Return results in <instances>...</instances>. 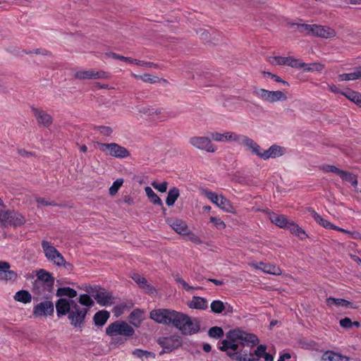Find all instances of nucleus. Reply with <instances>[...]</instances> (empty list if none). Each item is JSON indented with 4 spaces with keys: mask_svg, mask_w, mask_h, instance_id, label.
<instances>
[{
    "mask_svg": "<svg viewBox=\"0 0 361 361\" xmlns=\"http://www.w3.org/2000/svg\"><path fill=\"white\" fill-rule=\"evenodd\" d=\"M299 32L306 35H312L318 37L329 39L336 37V32L334 29L316 24H296Z\"/></svg>",
    "mask_w": 361,
    "mask_h": 361,
    "instance_id": "obj_3",
    "label": "nucleus"
},
{
    "mask_svg": "<svg viewBox=\"0 0 361 361\" xmlns=\"http://www.w3.org/2000/svg\"><path fill=\"white\" fill-rule=\"evenodd\" d=\"M41 245L44 256L47 259L54 254H56L58 252H59L50 242L47 240H42Z\"/></svg>",
    "mask_w": 361,
    "mask_h": 361,
    "instance_id": "obj_27",
    "label": "nucleus"
},
{
    "mask_svg": "<svg viewBox=\"0 0 361 361\" xmlns=\"http://www.w3.org/2000/svg\"><path fill=\"white\" fill-rule=\"evenodd\" d=\"M143 312L140 309L134 310L129 315V322L135 326H139L142 320Z\"/></svg>",
    "mask_w": 361,
    "mask_h": 361,
    "instance_id": "obj_31",
    "label": "nucleus"
},
{
    "mask_svg": "<svg viewBox=\"0 0 361 361\" xmlns=\"http://www.w3.org/2000/svg\"><path fill=\"white\" fill-rule=\"evenodd\" d=\"M208 335L211 338H219L224 336V331L219 326H213L209 329Z\"/></svg>",
    "mask_w": 361,
    "mask_h": 361,
    "instance_id": "obj_51",
    "label": "nucleus"
},
{
    "mask_svg": "<svg viewBox=\"0 0 361 361\" xmlns=\"http://www.w3.org/2000/svg\"><path fill=\"white\" fill-rule=\"evenodd\" d=\"M202 194L204 195L213 204L216 205V204L219 202V195H218L216 193L212 192L208 189H203L202 190Z\"/></svg>",
    "mask_w": 361,
    "mask_h": 361,
    "instance_id": "obj_47",
    "label": "nucleus"
},
{
    "mask_svg": "<svg viewBox=\"0 0 361 361\" xmlns=\"http://www.w3.org/2000/svg\"><path fill=\"white\" fill-rule=\"evenodd\" d=\"M185 235H187L188 240L194 243L195 244L200 245L202 243V240L200 237L194 233L187 232Z\"/></svg>",
    "mask_w": 361,
    "mask_h": 361,
    "instance_id": "obj_59",
    "label": "nucleus"
},
{
    "mask_svg": "<svg viewBox=\"0 0 361 361\" xmlns=\"http://www.w3.org/2000/svg\"><path fill=\"white\" fill-rule=\"evenodd\" d=\"M269 219L273 224L281 228H288L292 221H288L285 215L278 214L274 212H271L269 214Z\"/></svg>",
    "mask_w": 361,
    "mask_h": 361,
    "instance_id": "obj_22",
    "label": "nucleus"
},
{
    "mask_svg": "<svg viewBox=\"0 0 361 361\" xmlns=\"http://www.w3.org/2000/svg\"><path fill=\"white\" fill-rule=\"evenodd\" d=\"M31 109L39 125H42L44 127H49L51 125L53 118L47 111L35 107H32Z\"/></svg>",
    "mask_w": 361,
    "mask_h": 361,
    "instance_id": "obj_18",
    "label": "nucleus"
},
{
    "mask_svg": "<svg viewBox=\"0 0 361 361\" xmlns=\"http://www.w3.org/2000/svg\"><path fill=\"white\" fill-rule=\"evenodd\" d=\"M322 361H348V357L333 350H326L322 357Z\"/></svg>",
    "mask_w": 361,
    "mask_h": 361,
    "instance_id": "obj_24",
    "label": "nucleus"
},
{
    "mask_svg": "<svg viewBox=\"0 0 361 361\" xmlns=\"http://www.w3.org/2000/svg\"><path fill=\"white\" fill-rule=\"evenodd\" d=\"M258 343L256 335L235 329L227 333L226 339L221 341L219 349L225 352L232 360L257 361L267 350V346L261 344L252 351V348Z\"/></svg>",
    "mask_w": 361,
    "mask_h": 361,
    "instance_id": "obj_1",
    "label": "nucleus"
},
{
    "mask_svg": "<svg viewBox=\"0 0 361 361\" xmlns=\"http://www.w3.org/2000/svg\"><path fill=\"white\" fill-rule=\"evenodd\" d=\"M267 61L271 66H290L291 68H302L305 63L298 58H295L291 56H281L276 55L267 56Z\"/></svg>",
    "mask_w": 361,
    "mask_h": 361,
    "instance_id": "obj_8",
    "label": "nucleus"
},
{
    "mask_svg": "<svg viewBox=\"0 0 361 361\" xmlns=\"http://www.w3.org/2000/svg\"><path fill=\"white\" fill-rule=\"evenodd\" d=\"M10 267L8 262L0 261V269L4 271V280L13 281L17 279L18 274L16 271L10 270Z\"/></svg>",
    "mask_w": 361,
    "mask_h": 361,
    "instance_id": "obj_23",
    "label": "nucleus"
},
{
    "mask_svg": "<svg viewBox=\"0 0 361 361\" xmlns=\"http://www.w3.org/2000/svg\"><path fill=\"white\" fill-rule=\"evenodd\" d=\"M199 35L200 38L205 42L209 43L213 45H217L218 42L217 41H212L210 40V37H212L211 33L206 30H201L199 32Z\"/></svg>",
    "mask_w": 361,
    "mask_h": 361,
    "instance_id": "obj_48",
    "label": "nucleus"
},
{
    "mask_svg": "<svg viewBox=\"0 0 361 361\" xmlns=\"http://www.w3.org/2000/svg\"><path fill=\"white\" fill-rule=\"evenodd\" d=\"M92 129L99 132V133L104 136H109L113 133L112 128L109 126H94Z\"/></svg>",
    "mask_w": 361,
    "mask_h": 361,
    "instance_id": "obj_50",
    "label": "nucleus"
},
{
    "mask_svg": "<svg viewBox=\"0 0 361 361\" xmlns=\"http://www.w3.org/2000/svg\"><path fill=\"white\" fill-rule=\"evenodd\" d=\"M173 310L157 309L150 312L149 317L159 324H170Z\"/></svg>",
    "mask_w": 361,
    "mask_h": 361,
    "instance_id": "obj_14",
    "label": "nucleus"
},
{
    "mask_svg": "<svg viewBox=\"0 0 361 361\" xmlns=\"http://www.w3.org/2000/svg\"><path fill=\"white\" fill-rule=\"evenodd\" d=\"M189 142L195 148L207 152H214L216 147L207 137L195 136L190 138Z\"/></svg>",
    "mask_w": 361,
    "mask_h": 361,
    "instance_id": "obj_12",
    "label": "nucleus"
},
{
    "mask_svg": "<svg viewBox=\"0 0 361 361\" xmlns=\"http://www.w3.org/2000/svg\"><path fill=\"white\" fill-rule=\"evenodd\" d=\"M338 176L343 180L347 181L348 183H350L351 181H353L354 178L356 176L355 175L353 174L352 173H350L348 171H343V170H341L340 171V174Z\"/></svg>",
    "mask_w": 361,
    "mask_h": 361,
    "instance_id": "obj_56",
    "label": "nucleus"
},
{
    "mask_svg": "<svg viewBox=\"0 0 361 361\" xmlns=\"http://www.w3.org/2000/svg\"><path fill=\"white\" fill-rule=\"evenodd\" d=\"M292 234L295 235L296 236L299 237L300 239L303 240L307 238V234L305 231L304 229H302L301 227H300L298 224H296L295 222L291 221L288 228Z\"/></svg>",
    "mask_w": 361,
    "mask_h": 361,
    "instance_id": "obj_29",
    "label": "nucleus"
},
{
    "mask_svg": "<svg viewBox=\"0 0 361 361\" xmlns=\"http://www.w3.org/2000/svg\"><path fill=\"white\" fill-rule=\"evenodd\" d=\"M341 94L344 95L351 102L355 103L358 106H361V94L353 90H348L345 92H341Z\"/></svg>",
    "mask_w": 361,
    "mask_h": 361,
    "instance_id": "obj_39",
    "label": "nucleus"
},
{
    "mask_svg": "<svg viewBox=\"0 0 361 361\" xmlns=\"http://www.w3.org/2000/svg\"><path fill=\"white\" fill-rule=\"evenodd\" d=\"M0 222L5 226L18 227L25 223V218L15 210H1Z\"/></svg>",
    "mask_w": 361,
    "mask_h": 361,
    "instance_id": "obj_7",
    "label": "nucleus"
},
{
    "mask_svg": "<svg viewBox=\"0 0 361 361\" xmlns=\"http://www.w3.org/2000/svg\"><path fill=\"white\" fill-rule=\"evenodd\" d=\"M211 35H212V37H210V40L217 41L218 44H219L224 40V37L221 33H219L216 32H212V33H211Z\"/></svg>",
    "mask_w": 361,
    "mask_h": 361,
    "instance_id": "obj_62",
    "label": "nucleus"
},
{
    "mask_svg": "<svg viewBox=\"0 0 361 361\" xmlns=\"http://www.w3.org/2000/svg\"><path fill=\"white\" fill-rule=\"evenodd\" d=\"M179 195V190L177 188L173 187L171 188L168 192L166 204L169 207L173 206L178 198Z\"/></svg>",
    "mask_w": 361,
    "mask_h": 361,
    "instance_id": "obj_35",
    "label": "nucleus"
},
{
    "mask_svg": "<svg viewBox=\"0 0 361 361\" xmlns=\"http://www.w3.org/2000/svg\"><path fill=\"white\" fill-rule=\"evenodd\" d=\"M210 222H212L218 229H224L226 228V224L219 218L211 216Z\"/></svg>",
    "mask_w": 361,
    "mask_h": 361,
    "instance_id": "obj_58",
    "label": "nucleus"
},
{
    "mask_svg": "<svg viewBox=\"0 0 361 361\" xmlns=\"http://www.w3.org/2000/svg\"><path fill=\"white\" fill-rule=\"evenodd\" d=\"M123 183V178H118L116 179L112 184V185L110 187L109 190V195L113 196L115 195L119 188L122 186Z\"/></svg>",
    "mask_w": 361,
    "mask_h": 361,
    "instance_id": "obj_49",
    "label": "nucleus"
},
{
    "mask_svg": "<svg viewBox=\"0 0 361 361\" xmlns=\"http://www.w3.org/2000/svg\"><path fill=\"white\" fill-rule=\"evenodd\" d=\"M245 147L250 150L252 154L263 159V152L264 150L252 139L249 138V141H247Z\"/></svg>",
    "mask_w": 361,
    "mask_h": 361,
    "instance_id": "obj_28",
    "label": "nucleus"
},
{
    "mask_svg": "<svg viewBox=\"0 0 361 361\" xmlns=\"http://www.w3.org/2000/svg\"><path fill=\"white\" fill-rule=\"evenodd\" d=\"M326 303L328 305H334L336 306H341L346 308H357V307L353 305V304L351 302L341 298H334L330 297L326 299Z\"/></svg>",
    "mask_w": 361,
    "mask_h": 361,
    "instance_id": "obj_26",
    "label": "nucleus"
},
{
    "mask_svg": "<svg viewBox=\"0 0 361 361\" xmlns=\"http://www.w3.org/2000/svg\"><path fill=\"white\" fill-rule=\"evenodd\" d=\"M210 307L212 312L215 314L222 313L226 309V306L224 305V302L219 300L212 301Z\"/></svg>",
    "mask_w": 361,
    "mask_h": 361,
    "instance_id": "obj_43",
    "label": "nucleus"
},
{
    "mask_svg": "<svg viewBox=\"0 0 361 361\" xmlns=\"http://www.w3.org/2000/svg\"><path fill=\"white\" fill-rule=\"evenodd\" d=\"M312 217L314 220L322 227L328 229H333L334 224H331L327 219L323 218L317 212H314Z\"/></svg>",
    "mask_w": 361,
    "mask_h": 361,
    "instance_id": "obj_41",
    "label": "nucleus"
},
{
    "mask_svg": "<svg viewBox=\"0 0 361 361\" xmlns=\"http://www.w3.org/2000/svg\"><path fill=\"white\" fill-rule=\"evenodd\" d=\"M133 75L135 78H140L145 82L156 83L158 81H159V78L158 77L149 73H145L142 75H137L134 74Z\"/></svg>",
    "mask_w": 361,
    "mask_h": 361,
    "instance_id": "obj_46",
    "label": "nucleus"
},
{
    "mask_svg": "<svg viewBox=\"0 0 361 361\" xmlns=\"http://www.w3.org/2000/svg\"><path fill=\"white\" fill-rule=\"evenodd\" d=\"M54 278L44 269H39L37 273V280L35 281L32 292L41 295L44 292L51 293L54 288Z\"/></svg>",
    "mask_w": 361,
    "mask_h": 361,
    "instance_id": "obj_4",
    "label": "nucleus"
},
{
    "mask_svg": "<svg viewBox=\"0 0 361 361\" xmlns=\"http://www.w3.org/2000/svg\"><path fill=\"white\" fill-rule=\"evenodd\" d=\"M152 187L159 191L160 192H165L167 190L168 183L164 181L162 183L153 182L152 183Z\"/></svg>",
    "mask_w": 361,
    "mask_h": 361,
    "instance_id": "obj_57",
    "label": "nucleus"
},
{
    "mask_svg": "<svg viewBox=\"0 0 361 361\" xmlns=\"http://www.w3.org/2000/svg\"><path fill=\"white\" fill-rule=\"evenodd\" d=\"M106 58L119 60L122 62L121 66H144L146 68H152L154 65L149 61H145L133 59L131 57H125L120 56L113 52L106 54Z\"/></svg>",
    "mask_w": 361,
    "mask_h": 361,
    "instance_id": "obj_11",
    "label": "nucleus"
},
{
    "mask_svg": "<svg viewBox=\"0 0 361 361\" xmlns=\"http://www.w3.org/2000/svg\"><path fill=\"white\" fill-rule=\"evenodd\" d=\"M170 324L185 335L195 334L200 331V323L197 319H192L188 315L176 310H173Z\"/></svg>",
    "mask_w": 361,
    "mask_h": 361,
    "instance_id": "obj_2",
    "label": "nucleus"
},
{
    "mask_svg": "<svg viewBox=\"0 0 361 361\" xmlns=\"http://www.w3.org/2000/svg\"><path fill=\"white\" fill-rule=\"evenodd\" d=\"M135 333L134 329L124 321L117 320L110 324L106 329V334L110 336L117 335L132 336Z\"/></svg>",
    "mask_w": 361,
    "mask_h": 361,
    "instance_id": "obj_9",
    "label": "nucleus"
},
{
    "mask_svg": "<svg viewBox=\"0 0 361 361\" xmlns=\"http://www.w3.org/2000/svg\"><path fill=\"white\" fill-rule=\"evenodd\" d=\"M286 99V95L282 91H271L269 102L285 101Z\"/></svg>",
    "mask_w": 361,
    "mask_h": 361,
    "instance_id": "obj_44",
    "label": "nucleus"
},
{
    "mask_svg": "<svg viewBox=\"0 0 361 361\" xmlns=\"http://www.w3.org/2000/svg\"><path fill=\"white\" fill-rule=\"evenodd\" d=\"M172 228L178 233L185 235L188 230L186 223L180 219L175 220L171 224Z\"/></svg>",
    "mask_w": 361,
    "mask_h": 361,
    "instance_id": "obj_36",
    "label": "nucleus"
},
{
    "mask_svg": "<svg viewBox=\"0 0 361 361\" xmlns=\"http://www.w3.org/2000/svg\"><path fill=\"white\" fill-rule=\"evenodd\" d=\"M88 312V308L83 307L75 302L68 314L70 324L75 329H81L85 324Z\"/></svg>",
    "mask_w": 361,
    "mask_h": 361,
    "instance_id": "obj_6",
    "label": "nucleus"
},
{
    "mask_svg": "<svg viewBox=\"0 0 361 361\" xmlns=\"http://www.w3.org/2000/svg\"><path fill=\"white\" fill-rule=\"evenodd\" d=\"M100 306H111L114 303V297L111 293L99 286H89L85 289Z\"/></svg>",
    "mask_w": 361,
    "mask_h": 361,
    "instance_id": "obj_5",
    "label": "nucleus"
},
{
    "mask_svg": "<svg viewBox=\"0 0 361 361\" xmlns=\"http://www.w3.org/2000/svg\"><path fill=\"white\" fill-rule=\"evenodd\" d=\"M255 268L262 270L264 273L276 276H279L282 274V270L279 267L270 263L259 262L255 265Z\"/></svg>",
    "mask_w": 361,
    "mask_h": 361,
    "instance_id": "obj_21",
    "label": "nucleus"
},
{
    "mask_svg": "<svg viewBox=\"0 0 361 361\" xmlns=\"http://www.w3.org/2000/svg\"><path fill=\"white\" fill-rule=\"evenodd\" d=\"M56 295L58 297L67 296L72 299L77 296V291L70 287H61L57 289Z\"/></svg>",
    "mask_w": 361,
    "mask_h": 361,
    "instance_id": "obj_34",
    "label": "nucleus"
},
{
    "mask_svg": "<svg viewBox=\"0 0 361 361\" xmlns=\"http://www.w3.org/2000/svg\"><path fill=\"white\" fill-rule=\"evenodd\" d=\"M54 312V303L51 301L39 302L33 307V314L35 317L52 315Z\"/></svg>",
    "mask_w": 361,
    "mask_h": 361,
    "instance_id": "obj_15",
    "label": "nucleus"
},
{
    "mask_svg": "<svg viewBox=\"0 0 361 361\" xmlns=\"http://www.w3.org/2000/svg\"><path fill=\"white\" fill-rule=\"evenodd\" d=\"M229 134H230V132H226L224 133H212L211 136L214 140L222 142V141L229 140V139L228 137Z\"/></svg>",
    "mask_w": 361,
    "mask_h": 361,
    "instance_id": "obj_55",
    "label": "nucleus"
},
{
    "mask_svg": "<svg viewBox=\"0 0 361 361\" xmlns=\"http://www.w3.org/2000/svg\"><path fill=\"white\" fill-rule=\"evenodd\" d=\"M254 94L261 99L269 102L271 91L265 89H257L254 91Z\"/></svg>",
    "mask_w": 361,
    "mask_h": 361,
    "instance_id": "obj_53",
    "label": "nucleus"
},
{
    "mask_svg": "<svg viewBox=\"0 0 361 361\" xmlns=\"http://www.w3.org/2000/svg\"><path fill=\"white\" fill-rule=\"evenodd\" d=\"M341 326L345 329H350L352 327V321L348 317H345L339 322Z\"/></svg>",
    "mask_w": 361,
    "mask_h": 361,
    "instance_id": "obj_61",
    "label": "nucleus"
},
{
    "mask_svg": "<svg viewBox=\"0 0 361 361\" xmlns=\"http://www.w3.org/2000/svg\"><path fill=\"white\" fill-rule=\"evenodd\" d=\"M75 302L73 300L59 298L55 304L57 317L61 318L68 315Z\"/></svg>",
    "mask_w": 361,
    "mask_h": 361,
    "instance_id": "obj_17",
    "label": "nucleus"
},
{
    "mask_svg": "<svg viewBox=\"0 0 361 361\" xmlns=\"http://www.w3.org/2000/svg\"><path fill=\"white\" fill-rule=\"evenodd\" d=\"M263 74L264 75H267L268 77H270L271 79L274 80L276 82H282L283 84H286L288 85V82L284 81V80H282L279 76L276 75H274L269 72H265L264 71L263 72Z\"/></svg>",
    "mask_w": 361,
    "mask_h": 361,
    "instance_id": "obj_64",
    "label": "nucleus"
},
{
    "mask_svg": "<svg viewBox=\"0 0 361 361\" xmlns=\"http://www.w3.org/2000/svg\"><path fill=\"white\" fill-rule=\"evenodd\" d=\"M322 169L324 171V172H331V173H335L338 175L340 174V171H341V169L336 167L335 166H333V165H328V164H326V165H324L322 166Z\"/></svg>",
    "mask_w": 361,
    "mask_h": 361,
    "instance_id": "obj_60",
    "label": "nucleus"
},
{
    "mask_svg": "<svg viewBox=\"0 0 361 361\" xmlns=\"http://www.w3.org/2000/svg\"><path fill=\"white\" fill-rule=\"evenodd\" d=\"M139 112L149 116L152 120L156 121H164L166 120L167 115L163 112L161 109L153 107H142Z\"/></svg>",
    "mask_w": 361,
    "mask_h": 361,
    "instance_id": "obj_16",
    "label": "nucleus"
},
{
    "mask_svg": "<svg viewBox=\"0 0 361 361\" xmlns=\"http://www.w3.org/2000/svg\"><path fill=\"white\" fill-rule=\"evenodd\" d=\"M47 260L57 267H61V264L64 262V257L59 252H58L56 254H54L51 257H49Z\"/></svg>",
    "mask_w": 361,
    "mask_h": 361,
    "instance_id": "obj_52",
    "label": "nucleus"
},
{
    "mask_svg": "<svg viewBox=\"0 0 361 361\" xmlns=\"http://www.w3.org/2000/svg\"><path fill=\"white\" fill-rule=\"evenodd\" d=\"M173 278L175 281L180 284L183 289H185L187 291H189L190 290L195 289L192 286H189L185 281H184L182 277L180 276L179 274H173Z\"/></svg>",
    "mask_w": 361,
    "mask_h": 361,
    "instance_id": "obj_54",
    "label": "nucleus"
},
{
    "mask_svg": "<svg viewBox=\"0 0 361 361\" xmlns=\"http://www.w3.org/2000/svg\"><path fill=\"white\" fill-rule=\"evenodd\" d=\"M75 75L78 79L94 80L107 78L109 73L103 70L89 69L77 71Z\"/></svg>",
    "mask_w": 361,
    "mask_h": 361,
    "instance_id": "obj_13",
    "label": "nucleus"
},
{
    "mask_svg": "<svg viewBox=\"0 0 361 361\" xmlns=\"http://www.w3.org/2000/svg\"><path fill=\"white\" fill-rule=\"evenodd\" d=\"M285 149L283 147L277 145H273L268 149L263 152V159H275L283 155Z\"/></svg>",
    "mask_w": 361,
    "mask_h": 361,
    "instance_id": "obj_20",
    "label": "nucleus"
},
{
    "mask_svg": "<svg viewBox=\"0 0 361 361\" xmlns=\"http://www.w3.org/2000/svg\"><path fill=\"white\" fill-rule=\"evenodd\" d=\"M14 300L24 304L29 303L32 300L31 294L25 290H21L16 293Z\"/></svg>",
    "mask_w": 361,
    "mask_h": 361,
    "instance_id": "obj_32",
    "label": "nucleus"
},
{
    "mask_svg": "<svg viewBox=\"0 0 361 361\" xmlns=\"http://www.w3.org/2000/svg\"><path fill=\"white\" fill-rule=\"evenodd\" d=\"M91 295L88 294H81L78 298V302L80 305L85 306L84 307L88 308L90 310L94 305V301L91 298Z\"/></svg>",
    "mask_w": 361,
    "mask_h": 361,
    "instance_id": "obj_42",
    "label": "nucleus"
},
{
    "mask_svg": "<svg viewBox=\"0 0 361 361\" xmlns=\"http://www.w3.org/2000/svg\"><path fill=\"white\" fill-rule=\"evenodd\" d=\"M132 279L138 285L140 288L145 290L147 293H153L155 288L149 283L147 279L137 273H133L131 276Z\"/></svg>",
    "mask_w": 361,
    "mask_h": 361,
    "instance_id": "obj_19",
    "label": "nucleus"
},
{
    "mask_svg": "<svg viewBox=\"0 0 361 361\" xmlns=\"http://www.w3.org/2000/svg\"><path fill=\"white\" fill-rule=\"evenodd\" d=\"M36 202L43 206H56V204L54 202H49L46 199L42 197H37Z\"/></svg>",
    "mask_w": 361,
    "mask_h": 361,
    "instance_id": "obj_63",
    "label": "nucleus"
},
{
    "mask_svg": "<svg viewBox=\"0 0 361 361\" xmlns=\"http://www.w3.org/2000/svg\"><path fill=\"white\" fill-rule=\"evenodd\" d=\"M229 140L234 141L241 145H243L245 147L247 141H249V138L246 135L237 134L235 133L230 132V134L228 136Z\"/></svg>",
    "mask_w": 361,
    "mask_h": 361,
    "instance_id": "obj_40",
    "label": "nucleus"
},
{
    "mask_svg": "<svg viewBox=\"0 0 361 361\" xmlns=\"http://www.w3.org/2000/svg\"><path fill=\"white\" fill-rule=\"evenodd\" d=\"M133 355L141 359L150 357L155 358V354L154 353L141 349L134 350L133 351Z\"/></svg>",
    "mask_w": 361,
    "mask_h": 361,
    "instance_id": "obj_45",
    "label": "nucleus"
},
{
    "mask_svg": "<svg viewBox=\"0 0 361 361\" xmlns=\"http://www.w3.org/2000/svg\"><path fill=\"white\" fill-rule=\"evenodd\" d=\"M207 300L202 297L193 296L190 307L197 310H205L207 307Z\"/></svg>",
    "mask_w": 361,
    "mask_h": 361,
    "instance_id": "obj_30",
    "label": "nucleus"
},
{
    "mask_svg": "<svg viewBox=\"0 0 361 361\" xmlns=\"http://www.w3.org/2000/svg\"><path fill=\"white\" fill-rule=\"evenodd\" d=\"M99 149L105 154L118 159L126 158L130 156L129 151L124 147L116 142L102 143L97 142Z\"/></svg>",
    "mask_w": 361,
    "mask_h": 361,
    "instance_id": "obj_10",
    "label": "nucleus"
},
{
    "mask_svg": "<svg viewBox=\"0 0 361 361\" xmlns=\"http://www.w3.org/2000/svg\"><path fill=\"white\" fill-rule=\"evenodd\" d=\"M145 191L149 201L152 203L156 205L163 207V202L158 197V195L153 191V190L150 187H145Z\"/></svg>",
    "mask_w": 361,
    "mask_h": 361,
    "instance_id": "obj_37",
    "label": "nucleus"
},
{
    "mask_svg": "<svg viewBox=\"0 0 361 361\" xmlns=\"http://www.w3.org/2000/svg\"><path fill=\"white\" fill-rule=\"evenodd\" d=\"M109 317L110 313L107 310H99L94 314L93 321L96 326H102L106 323Z\"/></svg>",
    "mask_w": 361,
    "mask_h": 361,
    "instance_id": "obj_25",
    "label": "nucleus"
},
{
    "mask_svg": "<svg viewBox=\"0 0 361 361\" xmlns=\"http://www.w3.org/2000/svg\"><path fill=\"white\" fill-rule=\"evenodd\" d=\"M361 78V69L350 73H343L338 75V81H348Z\"/></svg>",
    "mask_w": 361,
    "mask_h": 361,
    "instance_id": "obj_38",
    "label": "nucleus"
},
{
    "mask_svg": "<svg viewBox=\"0 0 361 361\" xmlns=\"http://www.w3.org/2000/svg\"><path fill=\"white\" fill-rule=\"evenodd\" d=\"M219 202L216 204V206L220 209L224 210L226 212H233V207L228 199H226L224 195H219Z\"/></svg>",
    "mask_w": 361,
    "mask_h": 361,
    "instance_id": "obj_33",
    "label": "nucleus"
}]
</instances>
